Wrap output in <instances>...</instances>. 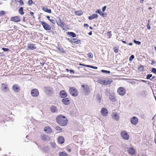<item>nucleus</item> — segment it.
Returning a JSON list of instances; mask_svg holds the SVG:
<instances>
[{"label": "nucleus", "instance_id": "nucleus-63", "mask_svg": "<svg viewBox=\"0 0 156 156\" xmlns=\"http://www.w3.org/2000/svg\"><path fill=\"white\" fill-rule=\"evenodd\" d=\"M151 65H153L155 63V62L154 60H151Z\"/></svg>", "mask_w": 156, "mask_h": 156}, {"label": "nucleus", "instance_id": "nucleus-51", "mask_svg": "<svg viewBox=\"0 0 156 156\" xmlns=\"http://www.w3.org/2000/svg\"><path fill=\"white\" fill-rule=\"evenodd\" d=\"M66 38L67 39V40L71 42L72 44H73V38Z\"/></svg>", "mask_w": 156, "mask_h": 156}, {"label": "nucleus", "instance_id": "nucleus-43", "mask_svg": "<svg viewBox=\"0 0 156 156\" xmlns=\"http://www.w3.org/2000/svg\"><path fill=\"white\" fill-rule=\"evenodd\" d=\"M55 129L59 131L60 132H61L62 131V128H60L59 126H56Z\"/></svg>", "mask_w": 156, "mask_h": 156}, {"label": "nucleus", "instance_id": "nucleus-59", "mask_svg": "<svg viewBox=\"0 0 156 156\" xmlns=\"http://www.w3.org/2000/svg\"><path fill=\"white\" fill-rule=\"evenodd\" d=\"M50 21L53 24H55V21L54 20H51V19Z\"/></svg>", "mask_w": 156, "mask_h": 156}, {"label": "nucleus", "instance_id": "nucleus-61", "mask_svg": "<svg viewBox=\"0 0 156 156\" xmlns=\"http://www.w3.org/2000/svg\"><path fill=\"white\" fill-rule=\"evenodd\" d=\"M83 26L84 27H89V25L85 23L84 24Z\"/></svg>", "mask_w": 156, "mask_h": 156}, {"label": "nucleus", "instance_id": "nucleus-20", "mask_svg": "<svg viewBox=\"0 0 156 156\" xmlns=\"http://www.w3.org/2000/svg\"><path fill=\"white\" fill-rule=\"evenodd\" d=\"M105 83L104 85H106L111 84L113 81L112 79L110 78H106L105 80Z\"/></svg>", "mask_w": 156, "mask_h": 156}, {"label": "nucleus", "instance_id": "nucleus-37", "mask_svg": "<svg viewBox=\"0 0 156 156\" xmlns=\"http://www.w3.org/2000/svg\"><path fill=\"white\" fill-rule=\"evenodd\" d=\"M133 42L136 44L138 45H139L141 44V42L140 41H136L135 40H133Z\"/></svg>", "mask_w": 156, "mask_h": 156}, {"label": "nucleus", "instance_id": "nucleus-17", "mask_svg": "<svg viewBox=\"0 0 156 156\" xmlns=\"http://www.w3.org/2000/svg\"><path fill=\"white\" fill-rule=\"evenodd\" d=\"M101 112L103 116H105L108 115V111L107 109L105 108H102L101 110Z\"/></svg>", "mask_w": 156, "mask_h": 156}, {"label": "nucleus", "instance_id": "nucleus-13", "mask_svg": "<svg viewBox=\"0 0 156 156\" xmlns=\"http://www.w3.org/2000/svg\"><path fill=\"white\" fill-rule=\"evenodd\" d=\"M20 86L17 84H14L12 87V89L14 91L16 92H18L20 90Z\"/></svg>", "mask_w": 156, "mask_h": 156}, {"label": "nucleus", "instance_id": "nucleus-42", "mask_svg": "<svg viewBox=\"0 0 156 156\" xmlns=\"http://www.w3.org/2000/svg\"><path fill=\"white\" fill-rule=\"evenodd\" d=\"M152 76V74H148L146 76V79L147 80H150L151 79V77Z\"/></svg>", "mask_w": 156, "mask_h": 156}, {"label": "nucleus", "instance_id": "nucleus-10", "mask_svg": "<svg viewBox=\"0 0 156 156\" xmlns=\"http://www.w3.org/2000/svg\"><path fill=\"white\" fill-rule=\"evenodd\" d=\"M10 20L11 21L18 22H20L21 19L20 16H16L11 17Z\"/></svg>", "mask_w": 156, "mask_h": 156}, {"label": "nucleus", "instance_id": "nucleus-33", "mask_svg": "<svg viewBox=\"0 0 156 156\" xmlns=\"http://www.w3.org/2000/svg\"><path fill=\"white\" fill-rule=\"evenodd\" d=\"M59 154L60 156H68L67 154L64 152H62L59 153Z\"/></svg>", "mask_w": 156, "mask_h": 156}, {"label": "nucleus", "instance_id": "nucleus-55", "mask_svg": "<svg viewBox=\"0 0 156 156\" xmlns=\"http://www.w3.org/2000/svg\"><path fill=\"white\" fill-rule=\"evenodd\" d=\"M90 68H91L93 69H98V67L96 66H93L91 65H90V66H89Z\"/></svg>", "mask_w": 156, "mask_h": 156}, {"label": "nucleus", "instance_id": "nucleus-25", "mask_svg": "<svg viewBox=\"0 0 156 156\" xmlns=\"http://www.w3.org/2000/svg\"><path fill=\"white\" fill-rule=\"evenodd\" d=\"M67 34L68 35H69L73 37H76V34L73 32H67Z\"/></svg>", "mask_w": 156, "mask_h": 156}, {"label": "nucleus", "instance_id": "nucleus-41", "mask_svg": "<svg viewBox=\"0 0 156 156\" xmlns=\"http://www.w3.org/2000/svg\"><path fill=\"white\" fill-rule=\"evenodd\" d=\"M134 58V56L133 55H131L129 58V61H131Z\"/></svg>", "mask_w": 156, "mask_h": 156}, {"label": "nucleus", "instance_id": "nucleus-8", "mask_svg": "<svg viewBox=\"0 0 156 156\" xmlns=\"http://www.w3.org/2000/svg\"><path fill=\"white\" fill-rule=\"evenodd\" d=\"M121 136L122 138L125 140H128L129 136L128 133L125 131H122L121 132Z\"/></svg>", "mask_w": 156, "mask_h": 156}, {"label": "nucleus", "instance_id": "nucleus-26", "mask_svg": "<svg viewBox=\"0 0 156 156\" xmlns=\"http://www.w3.org/2000/svg\"><path fill=\"white\" fill-rule=\"evenodd\" d=\"M112 118L115 121H118L119 119V115L117 113H115L113 115Z\"/></svg>", "mask_w": 156, "mask_h": 156}, {"label": "nucleus", "instance_id": "nucleus-23", "mask_svg": "<svg viewBox=\"0 0 156 156\" xmlns=\"http://www.w3.org/2000/svg\"><path fill=\"white\" fill-rule=\"evenodd\" d=\"M44 130L45 132L48 133H51L52 132V129L49 127H45L44 128Z\"/></svg>", "mask_w": 156, "mask_h": 156}, {"label": "nucleus", "instance_id": "nucleus-60", "mask_svg": "<svg viewBox=\"0 0 156 156\" xmlns=\"http://www.w3.org/2000/svg\"><path fill=\"white\" fill-rule=\"evenodd\" d=\"M69 71L70 73H74V71L73 69H69Z\"/></svg>", "mask_w": 156, "mask_h": 156}, {"label": "nucleus", "instance_id": "nucleus-38", "mask_svg": "<svg viewBox=\"0 0 156 156\" xmlns=\"http://www.w3.org/2000/svg\"><path fill=\"white\" fill-rule=\"evenodd\" d=\"M97 99L99 103L101 102V98L99 94L97 95Z\"/></svg>", "mask_w": 156, "mask_h": 156}, {"label": "nucleus", "instance_id": "nucleus-35", "mask_svg": "<svg viewBox=\"0 0 156 156\" xmlns=\"http://www.w3.org/2000/svg\"><path fill=\"white\" fill-rule=\"evenodd\" d=\"M80 40H77L76 41H73V44H80Z\"/></svg>", "mask_w": 156, "mask_h": 156}, {"label": "nucleus", "instance_id": "nucleus-58", "mask_svg": "<svg viewBox=\"0 0 156 156\" xmlns=\"http://www.w3.org/2000/svg\"><path fill=\"white\" fill-rule=\"evenodd\" d=\"M147 29L148 30H150L151 27L149 25V24H148V23H147V24L146 25Z\"/></svg>", "mask_w": 156, "mask_h": 156}, {"label": "nucleus", "instance_id": "nucleus-44", "mask_svg": "<svg viewBox=\"0 0 156 156\" xmlns=\"http://www.w3.org/2000/svg\"><path fill=\"white\" fill-rule=\"evenodd\" d=\"M88 58H91L93 57V54L91 52H89L87 54Z\"/></svg>", "mask_w": 156, "mask_h": 156}, {"label": "nucleus", "instance_id": "nucleus-7", "mask_svg": "<svg viewBox=\"0 0 156 156\" xmlns=\"http://www.w3.org/2000/svg\"><path fill=\"white\" fill-rule=\"evenodd\" d=\"M31 94L33 97H37L39 95V92L38 90L36 88L32 89L31 91Z\"/></svg>", "mask_w": 156, "mask_h": 156}, {"label": "nucleus", "instance_id": "nucleus-62", "mask_svg": "<svg viewBox=\"0 0 156 156\" xmlns=\"http://www.w3.org/2000/svg\"><path fill=\"white\" fill-rule=\"evenodd\" d=\"M62 22V20H60V21H59V22H58L57 23V25L59 26L60 25V24H61V23Z\"/></svg>", "mask_w": 156, "mask_h": 156}, {"label": "nucleus", "instance_id": "nucleus-3", "mask_svg": "<svg viewBox=\"0 0 156 156\" xmlns=\"http://www.w3.org/2000/svg\"><path fill=\"white\" fill-rule=\"evenodd\" d=\"M69 94L72 96L76 97L78 94V92L77 90L74 87H69Z\"/></svg>", "mask_w": 156, "mask_h": 156}, {"label": "nucleus", "instance_id": "nucleus-4", "mask_svg": "<svg viewBox=\"0 0 156 156\" xmlns=\"http://www.w3.org/2000/svg\"><path fill=\"white\" fill-rule=\"evenodd\" d=\"M41 25L44 30L46 31L51 30V27L50 25L46 23L44 21H40Z\"/></svg>", "mask_w": 156, "mask_h": 156}, {"label": "nucleus", "instance_id": "nucleus-36", "mask_svg": "<svg viewBox=\"0 0 156 156\" xmlns=\"http://www.w3.org/2000/svg\"><path fill=\"white\" fill-rule=\"evenodd\" d=\"M101 71L102 73H105L107 74H109L110 73V71L108 70L102 69Z\"/></svg>", "mask_w": 156, "mask_h": 156}, {"label": "nucleus", "instance_id": "nucleus-64", "mask_svg": "<svg viewBox=\"0 0 156 156\" xmlns=\"http://www.w3.org/2000/svg\"><path fill=\"white\" fill-rule=\"evenodd\" d=\"M107 34L108 35L110 36V37H109V38H110L111 37L110 35H112L111 34V31H109V32H108Z\"/></svg>", "mask_w": 156, "mask_h": 156}, {"label": "nucleus", "instance_id": "nucleus-49", "mask_svg": "<svg viewBox=\"0 0 156 156\" xmlns=\"http://www.w3.org/2000/svg\"><path fill=\"white\" fill-rule=\"evenodd\" d=\"M95 12L99 14L100 15L101 13V11L100 9H97L96 11Z\"/></svg>", "mask_w": 156, "mask_h": 156}, {"label": "nucleus", "instance_id": "nucleus-11", "mask_svg": "<svg viewBox=\"0 0 156 156\" xmlns=\"http://www.w3.org/2000/svg\"><path fill=\"white\" fill-rule=\"evenodd\" d=\"M1 89L4 92H6L9 91V89L7 85L4 83L2 84Z\"/></svg>", "mask_w": 156, "mask_h": 156}, {"label": "nucleus", "instance_id": "nucleus-1", "mask_svg": "<svg viewBox=\"0 0 156 156\" xmlns=\"http://www.w3.org/2000/svg\"><path fill=\"white\" fill-rule=\"evenodd\" d=\"M57 122L59 125L65 126L68 124V121L66 117L62 115H60L56 118Z\"/></svg>", "mask_w": 156, "mask_h": 156}, {"label": "nucleus", "instance_id": "nucleus-30", "mask_svg": "<svg viewBox=\"0 0 156 156\" xmlns=\"http://www.w3.org/2000/svg\"><path fill=\"white\" fill-rule=\"evenodd\" d=\"M144 66L140 65L138 68V69L139 71L143 72L144 71Z\"/></svg>", "mask_w": 156, "mask_h": 156}, {"label": "nucleus", "instance_id": "nucleus-18", "mask_svg": "<svg viewBox=\"0 0 156 156\" xmlns=\"http://www.w3.org/2000/svg\"><path fill=\"white\" fill-rule=\"evenodd\" d=\"M39 147H41V150L44 152L48 151L50 149V147L47 146H44L43 147L40 146Z\"/></svg>", "mask_w": 156, "mask_h": 156}, {"label": "nucleus", "instance_id": "nucleus-2", "mask_svg": "<svg viewBox=\"0 0 156 156\" xmlns=\"http://www.w3.org/2000/svg\"><path fill=\"white\" fill-rule=\"evenodd\" d=\"M81 87L83 88L82 93L84 95H88L90 93V90L89 87L86 84L81 85Z\"/></svg>", "mask_w": 156, "mask_h": 156}, {"label": "nucleus", "instance_id": "nucleus-57", "mask_svg": "<svg viewBox=\"0 0 156 156\" xmlns=\"http://www.w3.org/2000/svg\"><path fill=\"white\" fill-rule=\"evenodd\" d=\"M107 8L106 6H105L104 7H103L102 8V12H104Z\"/></svg>", "mask_w": 156, "mask_h": 156}, {"label": "nucleus", "instance_id": "nucleus-14", "mask_svg": "<svg viewBox=\"0 0 156 156\" xmlns=\"http://www.w3.org/2000/svg\"><path fill=\"white\" fill-rule=\"evenodd\" d=\"M59 95L61 98H65L67 96V94L64 90H62L59 92Z\"/></svg>", "mask_w": 156, "mask_h": 156}, {"label": "nucleus", "instance_id": "nucleus-52", "mask_svg": "<svg viewBox=\"0 0 156 156\" xmlns=\"http://www.w3.org/2000/svg\"><path fill=\"white\" fill-rule=\"evenodd\" d=\"M65 25V24L64 23L63 21H62V22L61 23V24H60V25L59 26H60V27H61L62 28H63L64 27Z\"/></svg>", "mask_w": 156, "mask_h": 156}, {"label": "nucleus", "instance_id": "nucleus-53", "mask_svg": "<svg viewBox=\"0 0 156 156\" xmlns=\"http://www.w3.org/2000/svg\"><path fill=\"white\" fill-rule=\"evenodd\" d=\"M18 2L19 3L20 5H23L24 3L23 0H19Z\"/></svg>", "mask_w": 156, "mask_h": 156}, {"label": "nucleus", "instance_id": "nucleus-29", "mask_svg": "<svg viewBox=\"0 0 156 156\" xmlns=\"http://www.w3.org/2000/svg\"><path fill=\"white\" fill-rule=\"evenodd\" d=\"M18 12L20 14L22 15H23L24 13V11H23V8L22 7H20L18 10Z\"/></svg>", "mask_w": 156, "mask_h": 156}, {"label": "nucleus", "instance_id": "nucleus-6", "mask_svg": "<svg viewBox=\"0 0 156 156\" xmlns=\"http://www.w3.org/2000/svg\"><path fill=\"white\" fill-rule=\"evenodd\" d=\"M117 92L119 94L123 96L126 94V90L124 87H120L118 89Z\"/></svg>", "mask_w": 156, "mask_h": 156}, {"label": "nucleus", "instance_id": "nucleus-28", "mask_svg": "<svg viewBox=\"0 0 156 156\" xmlns=\"http://www.w3.org/2000/svg\"><path fill=\"white\" fill-rule=\"evenodd\" d=\"M51 111L52 113H55L57 111V107L55 106H53L51 108Z\"/></svg>", "mask_w": 156, "mask_h": 156}, {"label": "nucleus", "instance_id": "nucleus-5", "mask_svg": "<svg viewBox=\"0 0 156 156\" xmlns=\"http://www.w3.org/2000/svg\"><path fill=\"white\" fill-rule=\"evenodd\" d=\"M44 91L49 96H51L53 93V89L51 87L47 86L44 87Z\"/></svg>", "mask_w": 156, "mask_h": 156}, {"label": "nucleus", "instance_id": "nucleus-45", "mask_svg": "<svg viewBox=\"0 0 156 156\" xmlns=\"http://www.w3.org/2000/svg\"><path fill=\"white\" fill-rule=\"evenodd\" d=\"M151 71L152 73L156 74V69L154 68H152Z\"/></svg>", "mask_w": 156, "mask_h": 156}, {"label": "nucleus", "instance_id": "nucleus-48", "mask_svg": "<svg viewBox=\"0 0 156 156\" xmlns=\"http://www.w3.org/2000/svg\"><path fill=\"white\" fill-rule=\"evenodd\" d=\"M51 145L52 147L54 148H56V144L55 143L51 142Z\"/></svg>", "mask_w": 156, "mask_h": 156}, {"label": "nucleus", "instance_id": "nucleus-50", "mask_svg": "<svg viewBox=\"0 0 156 156\" xmlns=\"http://www.w3.org/2000/svg\"><path fill=\"white\" fill-rule=\"evenodd\" d=\"M114 51L115 53H117L118 51V48L116 47H115L113 48Z\"/></svg>", "mask_w": 156, "mask_h": 156}, {"label": "nucleus", "instance_id": "nucleus-39", "mask_svg": "<svg viewBox=\"0 0 156 156\" xmlns=\"http://www.w3.org/2000/svg\"><path fill=\"white\" fill-rule=\"evenodd\" d=\"M34 2L32 0H28V4L29 5L31 6L33 4H34Z\"/></svg>", "mask_w": 156, "mask_h": 156}, {"label": "nucleus", "instance_id": "nucleus-15", "mask_svg": "<svg viewBox=\"0 0 156 156\" xmlns=\"http://www.w3.org/2000/svg\"><path fill=\"white\" fill-rule=\"evenodd\" d=\"M36 48L35 44L31 43L28 44L27 45V49L28 50H34Z\"/></svg>", "mask_w": 156, "mask_h": 156}, {"label": "nucleus", "instance_id": "nucleus-54", "mask_svg": "<svg viewBox=\"0 0 156 156\" xmlns=\"http://www.w3.org/2000/svg\"><path fill=\"white\" fill-rule=\"evenodd\" d=\"M5 14V11L3 10H1L0 11V15L2 16L4 15Z\"/></svg>", "mask_w": 156, "mask_h": 156}, {"label": "nucleus", "instance_id": "nucleus-31", "mask_svg": "<svg viewBox=\"0 0 156 156\" xmlns=\"http://www.w3.org/2000/svg\"><path fill=\"white\" fill-rule=\"evenodd\" d=\"M49 31H50L48 32L50 34V35H53L57 34L56 32L55 31H54L53 29H52V30Z\"/></svg>", "mask_w": 156, "mask_h": 156}, {"label": "nucleus", "instance_id": "nucleus-16", "mask_svg": "<svg viewBox=\"0 0 156 156\" xmlns=\"http://www.w3.org/2000/svg\"><path fill=\"white\" fill-rule=\"evenodd\" d=\"M62 101L63 104L67 105H69L70 103L69 99L68 98H65L62 99Z\"/></svg>", "mask_w": 156, "mask_h": 156}, {"label": "nucleus", "instance_id": "nucleus-46", "mask_svg": "<svg viewBox=\"0 0 156 156\" xmlns=\"http://www.w3.org/2000/svg\"><path fill=\"white\" fill-rule=\"evenodd\" d=\"M2 50L4 52L9 51V49L8 48H2Z\"/></svg>", "mask_w": 156, "mask_h": 156}, {"label": "nucleus", "instance_id": "nucleus-32", "mask_svg": "<svg viewBox=\"0 0 156 156\" xmlns=\"http://www.w3.org/2000/svg\"><path fill=\"white\" fill-rule=\"evenodd\" d=\"M75 13L76 15L80 16L83 14V12L81 11H76L75 12Z\"/></svg>", "mask_w": 156, "mask_h": 156}, {"label": "nucleus", "instance_id": "nucleus-24", "mask_svg": "<svg viewBox=\"0 0 156 156\" xmlns=\"http://www.w3.org/2000/svg\"><path fill=\"white\" fill-rule=\"evenodd\" d=\"M129 153L131 155H133L135 152V150L133 147H130L128 149Z\"/></svg>", "mask_w": 156, "mask_h": 156}, {"label": "nucleus", "instance_id": "nucleus-27", "mask_svg": "<svg viewBox=\"0 0 156 156\" xmlns=\"http://www.w3.org/2000/svg\"><path fill=\"white\" fill-rule=\"evenodd\" d=\"M42 10L48 13H51V10L46 7H43Z\"/></svg>", "mask_w": 156, "mask_h": 156}, {"label": "nucleus", "instance_id": "nucleus-22", "mask_svg": "<svg viewBox=\"0 0 156 156\" xmlns=\"http://www.w3.org/2000/svg\"><path fill=\"white\" fill-rule=\"evenodd\" d=\"M98 15L96 14H94L88 17V19L90 20H92L93 19L97 18H98Z\"/></svg>", "mask_w": 156, "mask_h": 156}, {"label": "nucleus", "instance_id": "nucleus-21", "mask_svg": "<svg viewBox=\"0 0 156 156\" xmlns=\"http://www.w3.org/2000/svg\"><path fill=\"white\" fill-rule=\"evenodd\" d=\"M64 138L62 136H59L58 138V141L59 143L62 144L64 143Z\"/></svg>", "mask_w": 156, "mask_h": 156}, {"label": "nucleus", "instance_id": "nucleus-19", "mask_svg": "<svg viewBox=\"0 0 156 156\" xmlns=\"http://www.w3.org/2000/svg\"><path fill=\"white\" fill-rule=\"evenodd\" d=\"M109 98L110 100L113 102H115L116 101L115 96L113 94L109 95Z\"/></svg>", "mask_w": 156, "mask_h": 156}, {"label": "nucleus", "instance_id": "nucleus-12", "mask_svg": "<svg viewBox=\"0 0 156 156\" xmlns=\"http://www.w3.org/2000/svg\"><path fill=\"white\" fill-rule=\"evenodd\" d=\"M130 122L132 124L135 125L138 123V119L136 117L133 116L131 118Z\"/></svg>", "mask_w": 156, "mask_h": 156}, {"label": "nucleus", "instance_id": "nucleus-9", "mask_svg": "<svg viewBox=\"0 0 156 156\" xmlns=\"http://www.w3.org/2000/svg\"><path fill=\"white\" fill-rule=\"evenodd\" d=\"M41 140L45 141H49L50 138L49 136L46 135L41 134Z\"/></svg>", "mask_w": 156, "mask_h": 156}, {"label": "nucleus", "instance_id": "nucleus-34", "mask_svg": "<svg viewBox=\"0 0 156 156\" xmlns=\"http://www.w3.org/2000/svg\"><path fill=\"white\" fill-rule=\"evenodd\" d=\"M58 49L61 52H62L63 53H66L65 51L62 48L58 47Z\"/></svg>", "mask_w": 156, "mask_h": 156}, {"label": "nucleus", "instance_id": "nucleus-40", "mask_svg": "<svg viewBox=\"0 0 156 156\" xmlns=\"http://www.w3.org/2000/svg\"><path fill=\"white\" fill-rule=\"evenodd\" d=\"M99 82L100 84L104 85V84L105 83V80H100L99 81Z\"/></svg>", "mask_w": 156, "mask_h": 156}, {"label": "nucleus", "instance_id": "nucleus-47", "mask_svg": "<svg viewBox=\"0 0 156 156\" xmlns=\"http://www.w3.org/2000/svg\"><path fill=\"white\" fill-rule=\"evenodd\" d=\"M100 15L103 17H106L107 16V14L105 13H102L101 12Z\"/></svg>", "mask_w": 156, "mask_h": 156}, {"label": "nucleus", "instance_id": "nucleus-56", "mask_svg": "<svg viewBox=\"0 0 156 156\" xmlns=\"http://www.w3.org/2000/svg\"><path fill=\"white\" fill-rule=\"evenodd\" d=\"M61 20L60 17H57L56 19V20L57 23L58 22H59V21H60V20Z\"/></svg>", "mask_w": 156, "mask_h": 156}]
</instances>
